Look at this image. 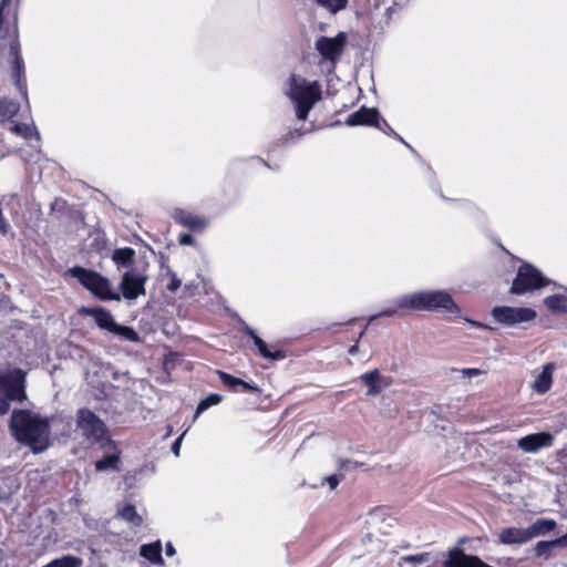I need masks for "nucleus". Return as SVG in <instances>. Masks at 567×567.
<instances>
[{
    "label": "nucleus",
    "mask_w": 567,
    "mask_h": 567,
    "mask_svg": "<svg viewBox=\"0 0 567 567\" xmlns=\"http://www.w3.org/2000/svg\"><path fill=\"white\" fill-rule=\"evenodd\" d=\"M10 431L18 442L34 453H41L50 445V419L39 413L14 410L10 417Z\"/></svg>",
    "instance_id": "nucleus-1"
},
{
    "label": "nucleus",
    "mask_w": 567,
    "mask_h": 567,
    "mask_svg": "<svg viewBox=\"0 0 567 567\" xmlns=\"http://www.w3.org/2000/svg\"><path fill=\"white\" fill-rule=\"evenodd\" d=\"M396 308L414 311H443L458 316L460 307L445 290H422L399 297L394 301Z\"/></svg>",
    "instance_id": "nucleus-2"
},
{
    "label": "nucleus",
    "mask_w": 567,
    "mask_h": 567,
    "mask_svg": "<svg viewBox=\"0 0 567 567\" xmlns=\"http://www.w3.org/2000/svg\"><path fill=\"white\" fill-rule=\"evenodd\" d=\"M287 95L295 105L297 118L305 121L310 110L320 100L321 90L317 82L309 83L306 79L292 74Z\"/></svg>",
    "instance_id": "nucleus-3"
},
{
    "label": "nucleus",
    "mask_w": 567,
    "mask_h": 567,
    "mask_svg": "<svg viewBox=\"0 0 567 567\" xmlns=\"http://www.w3.org/2000/svg\"><path fill=\"white\" fill-rule=\"evenodd\" d=\"M27 373L14 368L4 374H0V415L8 413L10 401H23L25 395Z\"/></svg>",
    "instance_id": "nucleus-4"
},
{
    "label": "nucleus",
    "mask_w": 567,
    "mask_h": 567,
    "mask_svg": "<svg viewBox=\"0 0 567 567\" xmlns=\"http://www.w3.org/2000/svg\"><path fill=\"white\" fill-rule=\"evenodd\" d=\"M70 274L99 299L121 300V296L112 291L110 280L99 272L82 267H73L70 269Z\"/></svg>",
    "instance_id": "nucleus-5"
},
{
    "label": "nucleus",
    "mask_w": 567,
    "mask_h": 567,
    "mask_svg": "<svg viewBox=\"0 0 567 567\" xmlns=\"http://www.w3.org/2000/svg\"><path fill=\"white\" fill-rule=\"evenodd\" d=\"M80 312L84 316L92 317L97 327L102 330H106L110 333L127 341H140V337L133 328L116 323L112 313L104 308H82Z\"/></svg>",
    "instance_id": "nucleus-6"
},
{
    "label": "nucleus",
    "mask_w": 567,
    "mask_h": 567,
    "mask_svg": "<svg viewBox=\"0 0 567 567\" xmlns=\"http://www.w3.org/2000/svg\"><path fill=\"white\" fill-rule=\"evenodd\" d=\"M549 284H551V281L545 278L537 268L525 262L518 268L516 278L511 287V292L514 295H524Z\"/></svg>",
    "instance_id": "nucleus-7"
},
{
    "label": "nucleus",
    "mask_w": 567,
    "mask_h": 567,
    "mask_svg": "<svg viewBox=\"0 0 567 567\" xmlns=\"http://www.w3.org/2000/svg\"><path fill=\"white\" fill-rule=\"evenodd\" d=\"M76 429L82 436L93 442H100L106 435L104 422L86 408L79 409L76 412Z\"/></svg>",
    "instance_id": "nucleus-8"
},
{
    "label": "nucleus",
    "mask_w": 567,
    "mask_h": 567,
    "mask_svg": "<svg viewBox=\"0 0 567 567\" xmlns=\"http://www.w3.org/2000/svg\"><path fill=\"white\" fill-rule=\"evenodd\" d=\"M536 311L525 307L497 306L492 309L493 319L506 327H518L536 318Z\"/></svg>",
    "instance_id": "nucleus-9"
},
{
    "label": "nucleus",
    "mask_w": 567,
    "mask_h": 567,
    "mask_svg": "<svg viewBox=\"0 0 567 567\" xmlns=\"http://www.w3.org/2000/svg\"><path fill=\"white\" fill-rule=\"evenodd\" d=\"M147 279L148 276L144 271L134 268L123 274L118 288L126 300H135L146 293Z\"/></svg>",
    "instance_id": "nucleus-10"
},
{
    "label": "nucleus",
    "mask_w": 567,
    "mask_h": 567,
    "mask_svg": "<svg viewBox=\"0 0 567 567\" xmlns=\"http://www.w3.org/2000/svg\"><path fill=\"white\" fill-rule=\"evenodd\" d=\"M346 33L340 32L334 38L320 37L316 41L318 52L329 61H336L340 58L346 45Z\"/></svg>",
    "instance_id": "nucleus-11"
},
{
    "label": "nucleus",
    "mask_w": 567,
    "mask_h": 567,
    "mask_svg": "<svg viewBox=\"0 0 567 567\" xmlns=\"http://www.w3.org/2000/svg\"><path fill=\"white\" fill-rule=\"evenodd\" d=\"M10 55L12 56V78L19 92L27 97V81L24 78V62L21 55L20 43L14 39L10 43Z\"/></svg>",
    "instance_id": "nucleus-12"
},
{
    "label": "nucleus",
    "mask_w": 567,
    "mask_h": 567,
    "mask_svg": "<svg viewBox=\"0 0 567 567\" xmlns=\"http://www.w3.org/2000/svg\"><path fill=\"white\" fill-rule=\"evenodd\" d=\"M554 436L547 432H539L520 437L517 446L525 453H536L543 447L553 445Z\"/></svg>",
    "instance_id": "nucleus-13"
},
{
    "label": "nucleus",
    "mask_w": 567,
    "mask_h": 567,
    "mask_svg": "<svg viewBox=\"0 0 567 567\" xmlns=\"http://www.w3.org/2000/svg\"><path fill=\"white\" fill-rule=\"evenodd\" d=\"M346 124L348 126L373 125L380 131H384L383 126L379 122V112L375 109H368L364 106L350 114L346 120Z\"/></svg>",
    "instance_id": "nucleus-14"
},
{
    "label": "nucleus",
    "mask_w": 567,
    "mask_h": 567,
    "mask_svg": "<svg viewBox=\"0 0 567 567\" xmlns=\"http://www.w3.org/2000/svg\"><path fill=\"white\" fill-rule=\"evenodd\" d=\"M360 380L368 386L367 395H377L392 384V378L382 375L378 369L363 373Z\"/></svg>",
    "instance_id": "nucleus-15"
},
{
    "label": "nucleus",
    "mask_w": 567,
    "mask_h": 567,
    "mask_svg": "<svg viewBox=\"0 0 567 567\" xmlns=\"http://www.w3.org/2000/svg\"><path fill=\"white\" fill-rule=\"evenodd\" d=\"M172 217L176 223L189 228L193 231H202L208 224L205 218L194 215L190 212L182 208H175Z\"/></svg>",
    "instance_id": "nucleus-16"
},
{
    "label": "nucleus",
    "mask_w": 567,
    "mask_h": 567,
    "mask_svg": "<svg viewBox=\"0 0 567 567\" xmlns=\"http://www.w3.org/2000/svg\"><path fill=\"white\" fill-rule=\"evenodd\" d=\"M555 364L549 362L543 365L539 373L536 374L535 380L532 383V389L538 394H545L549 391L553 384V374Z\"/></svg>",
    "instance_id": "nucleus-17"
},
{
    "label": "nucleus",
    "mask_w": 567,
    "mask_h": 567,
    "mask_svg": "<svg viewBox=\"0 0 567 567\" xmlns=\"http://www.w3.org/2000/svg\"><path fill=\"white\" fill-rule=\"evenodd\" d=\"M529 540L528 528L508 527L499 534V542L505 545H519Z\"/></svg>",
    "instance_id": "nucleus-18"
},
{
    "label": "nucleus",
    "mask_w": 567,
    "mask_h": 567,
    "mask_svg": "<svg viewBox=\"0 0 567 567\" xmlns=\"http://www.w3.org/2000/svg\"><path fill=\"white\" fill-rule=\"evenodd\" d=\"M221 383L233 391H237V386H241V391L245 392H258L259 388L256 383H248L239 378L228 374L224 371H217Z\"/></svg>",
    "instance_id": "nucleus-19"
},
{
    "label": "nucleus",
    "mask_w": 567,
    "mask_h": 567,
    "mask_svg": "<svg viewBox=\"0 0 567 567\" xmlns=\"http://www.w3.org/2000/svg\"><path fill=\"white\" fill-rule=\"evenodd\" d=\"M140 555L147 559L151 564L154 565H164V559L162 557V543L161 540H156L154 543L144 544L140 547Z\"/></svg>",
    "instance_id": "nucleus-20"
},
{
    "label": "nucleus",
    "mask_w": 567,
    "mask_h": 567,
    "mask_svg": "<svg viewBox=\"0 0 567 567\" xmlns=\"http://www.w3.org/2000/svg\"><path fill=\"white\" fill-rule=\"evenodd\" d=\"M557 526L556 520L551 518H538L529 527L530 539L537 536H544L553 532Z\"/></svg>",
    "instance_id": "nucleus-21"
},
{
    "label": "nucleus",
    "mask_w": 567,
    "mask_h": 567,
    "mask_svg": "<svg viewBox=\"0 0 567 567\" xmlns=\"http://www.w3.org/2000/svg\"><path fill=\"white\" fill-rule=\"evenodd\" d=\"M135 250L131 247L117 248L112 254V261L118 267H131L134 262Z\"/></svg>",
    "instance_id": "nucleus-22"
},
{
    "label": "nucleus",
    "mask_w": 567,
    "mask_h": 567,
    "mask_svg": "<svg viewBox=\"0 0 567 567\" xmlns=\"http://www.w3.org/2000/svg\"><path fill=\"white\" fill-rule=\"evenodd\" d=\"M117 516L133 527H140L143 524V517L136 512L135 506L131 504L118 507Z\"/></svg>",
    "instance_id": "nucleus-23"
},
{
    "label": "nucleus",
    "mask_w": 567,
    "mask_h": 567,
    "mask_svg": "<svg viewBox=\"0 0 567 567\" xmlns=\"http://www.w3.org/2000/svg\"><path fill=\"white\" fill-rule=\"evenodd\" d=\"M251 339H252L255 346L258 348L260 355H262L264 358L270 359V360L285 359L286 354L284 351H281V350H277L275 352L269 351L267 343L261 338H259L257 334L254 336Z\"/></svg>",
    "instance_id": "nucleus-24"
},
{
    "label": "nucleus",
    "mask_w": 567,
    "mask_h": 567,
    "mask_svg": "<svg viewBox=\"0 0 567 567\" xmlns=\"http://www.w3.org/2000/svg\"><path fill=\"white\" fill-rule=\"evenodd\" d=\"M251 339H252L255 346L258 348L260 355H262L264 358L270 359V360L285 359L286 354L284 351H281V350H277L275 352L269 351L267 343L261 338H259L257 334L254 336Z\"/></svg>",
    "instance_id": "nucleus-25"
},
{
    "label": "nucleus",
    "mask_w": 567,
    "mask_h": 567,
    "mask_svg": "<svg viewBox=\"0 0 567 567\" xmlns=\"http://www.w3.org/2000/svg\"><path fill=\"white\" fill-rule=\"evenodd\" d=\"M20 110L19 103L9 99H0V122L11 118Z\"/></svg>",
    "instance_id": "nucleus-26"
},
{
    "label": "nucleus",
    "mask_w": 567,
    "mask_h": 567,
    "mask_svg": "<svg viewBox=\"0 0 567 567\" xmlns=\"http://www.w3.org/2000/svg\"><path fill=\"white\" fill-rule=\"evenodd\" d=\"M546 307L553 312L567 313L566 297L563 295H553L544 299Z\"/></svg>",
    "instance_id": "nucleus-27"
},
{
    "label": "nucleus",
    "mask_w": 567,
    "mask_h": 567,
    "mask_svg": "<svg viewBox=\"0 0 567 567\" xmlns=\"http://www.w3.org/2000/svg\"><path fill=\"white\" fill-rule=\"evenodd\" d=\"M319 7L326 9L331 14L344 10L349 0H313Z\"/></svg>",
    "instance_id": "nucleus-28"
},
{
    "label": "nucleus",
    "mask_w": 567,
    "mask_h": 567,
    "mask_svg": "<svg viewBox=\"0 0 567 567\" xmlns=\"http://www.w3.org/2000/svg\"><path fill=\"white\" fill-rule=\"evenodd\" d=\"M120 462V457L116 454H110L104 456L103 458L96 461L95 468L99 472L106 470H117V464Z\"/></svg>",
    "instance_id": "nucleus-29"
},
{
    "label": "nucleus",
    "mask_w": 567,
    "mask_h": 567,
    "mask_svg": "<svg viewBox=\"0 0 567 567\" xmlns=\"http://www.w3.org/2000/svg\"><path fill=\"white\" fill-rule=\"evenodd\" d=\"M221 399L223 398L219 394H216V393L209 394L207 398H205L204 400H202L198 403L194 417L195 419L198 417V415L200 413H203L204 411H206L208 408L218 404L221 401Z\"/></svg>",
    "instance_id": "nucleus-30"
},
{
    "label": "nucleus",
    "mask_w": 567,
    "mask_h": 567,
    "mask_svg": "<svg viewBox=\"0 0 567 567\" xmlns=\"http://www.w3.org/2000/svg\"><path fill=\"white\" fill-rule=\"evenodd\" d=\"M12 131L24 138H31L32 136H35L37 140L40 138V134L34 125H28V124H16L12 127Z\"/></svg>",
    "instance_id": "nucleus-31"
},
{
    "label": "nucleus",
    "mask_w": 567,
    "mask_h": 567,
    "mask_svg": "<svg viewBox=\"0 0 567 567\" xmlns=\"http://www.w3.org/2000/svg\"><path fill=\"white\" fill-rule=\"evenodd\" d=\"M12 0H0V38H4L8 35V29L3 28L4 20L9 21V10L7 11V17L4 18V10L10 7Z\"/></svg>",
    "instance_id": "nucleus-32"
},
{
    "label": "nucleus",
    "mask_w": 567,
    "mask_h": 567,
    "mask_svg": "<svg viewBox=\"0 0 567 567\" xmlns=\"http://www.w3.org/2000/svg\"><path fill=\"white\" fill-rule=\"evenodd\" d=\"M555 548L550 540H542L538 542L535 546V554L538 557H543L544 559H549L551 557V549Z\"/></svg>",
    "instance_id": "nucleus-33"
},
{
    "label": "nucleus",
    "mask_w": 567,
    "mask_h": 567,
    "mask_svg": "<svg viewBox=\"0 0 567 567\" xmlns=\"http://www.w3.org/2000/svg\"><path fill=\"white\" fill-rule=\"evenodd\" d=\"M166 276L169 279L168 284L166 285V289L171 292H176L177 289L182 286V280L171 268L166 269Z\"/></svg>",
    "instance_id": "nucleus-34"
},
{
    "label": "nucleus",
    "mask_w": 567,
    "mask_h": 567,
    "mask_svg": "<svg viewBox=\"0 0 567 567\" xmlns=\"http://www.w3.org/2000/svg\"><path fill=\"white\" fill-rule=\"evenodd\" d=\"M452 372L458 373L461 379L468 380L484 373L483 370L476 368L452 369Z\"/></svg>",
    "instance_id": "nucleus-35"
},
{
    "label": "nucleus",
    "mask_w": 567,
    "mask_h": 567,
    "mask_svg": "<svg viewBox=\"0 0 567 567\" xmlns=\"http://www.w3.org/2000/svg\"><path fill=\"white\" fill-rule=\"evenodd\" d=\"M379 122L381 123V125L383 126L384 128V133L388 134V135H392L394 136L396 140H399L401 143H403L409 150H411L412 152H414V150L412 148V146L406 143L389 124L388 122L384 120V118H381L379 116Z\"/></svg>",
    "instance_id": "nucleus-36"
},
{
    "label": "nucleus",
    "mask_w": 567,
    "mask_h": 567,
    "mask_svg": "<svg viewBox=\"0 0 567 567\" xmlns=\"http://www.w3.org/2000/svg\"><path fill=\"white\" fill-rule=\"evenodd\" d=\"M406 561L422 564L429 560V554L422 553L416 555H410L404 558Z\"/></svg>",
    "instance_id": "nucleus-37"
},
{
    "label": "nucleus",
    "mask_w": 567,
    "mask_h": 567,
    "mask_svg": "<svg viewBox=\"0 0 567 567\" xmlns=\"http://www.w3.org/2000/svg\"><path fill=\"white\" fill-rule=\"evenodd\" d=\"M395 313H396V309H391V308H389V309H385V310L381 311V312H380V313H378V315L371 316V317L369 318V322H372L373 320H375V319H377V318H379V317H392V316H394Z\"/></svg>",
    "instance_id": "nucleus-38"
},
{
    "label": "nucleus",
    "mask_w": 567,
    "mask_h": 567,
    "mask_svg": "<svg viewBox=\"0 0 567 567\" xmlns=\"http://www.w3.org/2000/svg\"><path fill=\"white\" fill-rule=\"evenodd\" d=\"M186 434V431L183 432L175 441L174 443L172 444V452L178 456L179 455V450H181V445H182V441H183V437L185 436Z\"/></svg>",
    "instance_id": "nucleus-39"
},
{
    "label": "nucleus",
    "mask_w": 567,
    "mask_h": 567,
    "mask_svg": "<svg viewBox=\"0 0 567 567\" xmlns=\"http://www.w3.org/2000/svg\"><path fill=\"white\" fill-rule=\"evenodd\" d=\"M178 243L183 246L193 245L194 238L190 234H181L178 237Z\"/></svg>",
    "instance_id": "nucleus-40"
},
{
    "label": "nucleus",
    "mask_w": 567,
    "mask_h": 567,
    "mask_svg": "<svg viewBox=\"0 0 567 567\" xmlns=\"http://www.w3.org/2000/svg\"><path fill=\"white\" fill-rule=\"evenodd\" d=\"M324 481L329 484L331 489H334L340 482V477L338 475H330L327 476Z\"/></svg>",
    "instance_id": "nucleus-41"
},
{
    "label": "nucleus",
    "mask_w": 567,
    "mask_h": 567,
    "mask_svg": "<svg viewBox=\"0 0 567 567\" xmlns=\"http://www.w3.org/2000/svg\"><path fill=\"white\" fill-rule=\"evenodd\" d=\"M550 544H553L555 548L556 547H567V534L563 535L559 538L550 540Z\"/></svg>",
    "instance_id": "nucleus-42"
},
{
    "label": "nucleus",
    "mask_w": 567,
    "mask_h": 567,
    "mask_svg": "<svg viewBox=\"0 0 567 567\" xmlns=\"http://www.w3.org/2000/svg\"><path fill=\"white\" fill-rule=\"evenodd\" d=\"M9 228V225L7 224V221L4 220L3 216H2V210L0 209V231L2 234H6L7 230Z\"/></svg>",
    "instance_id": "nucleus-43"
},
{
    "label": "nucleus",
    "mask_w": 567,
    "mask_h": 567,
    "mask_svg": "<svg viewBox=\"0 0 567 567\" xmlns=\"http://www.w3.org/2000/svg\"><path fill=\"white\" fill-rule=\"evenodd\" d=\"M165 553H166V555L168 557H172V556H174L176 554V549H175L174 545L171 542H168L166 544Z\"/></svg>",
    "instance_id": "nucleus-44"
},
{
    "label": "nucleus",
    "mask_w": 567,
    "mask_h": 567,
    "mask_svg": "<svg viewBox=\"0 0 567 567\" xmlns=\"http://www.w3.org/2000/svg\"><path fill=\"white\" fill-rule=\"evenodd\" d=\"M358 342H359V339H357L355 343L350 347L349 354L354 355L358 353V351H359Z\"/></svg>",
    "instance_id": "nucleus-45"
},
{
    "label": "nucleus",
    "mask_w": 567,
    "mask_h": 567,
    "mask_svg": "<svg viewBox=\"0 0 567 567\" xmlns=\"http://www.w3.org/2000/svg\"><path fill=\"white\" fill-rule=\"evenodd\" d=\"M243 331H244L247 336H249L250 338H252L254 336H256L255 330H254L252 328L248 327V326H245V327L243 328Z\"/></svg>",
    "instance_id": "nucleus-46"
},
{
    "label": "nucleus",
    "mask_w": 567,
    "mask_h": 567,
    "mask_svg": "<svg viewBox=\"0 0 567 567\" xmlns=\"http://www.w3.org/2000/svg\"><path fill=\"white\" fill-rule=\"evenodd\" d=\"M12 23H13V28H14V32H17V23H18V13H17V10L14 9L13 12H12Z\"/></svg>",
    "instance_id": "nucleus-47"
},
{
    "label": "nucleus",
    "mask_w": 567,
    "mask_h": 567,
    "mask_svg": "<svg viewBox=\"0 0 567 567\" xmlns=\"http://www.w3.org/2000/svg\"><path fill=\"white\" fill-rule=\"evenodd\" d=\"M351 464H354V463H353L352 461H350V460L341 461V462L339 463V468H344V467H347V466H349V465H351Z\"/></svg>",
    "instance_id": "nucleus-48"
},
{
    "label": "nucleus",
    "mask_w": 567,
    "mask_h": 567,
    "mask_svg": "<svg viewBox=\"0 0 567 567\" xmlns=\"http://www.w3.org/2000/svg\"><path fill=\"white\" fill-rule=\"evenodd\" d=\"M365 330H367V326L363 328L362 331H360V334L358 337L359 340L363 337V334L365 333Z\"/></svg>",
    "instance_id": "nucleus-49"
}]
</instances>
